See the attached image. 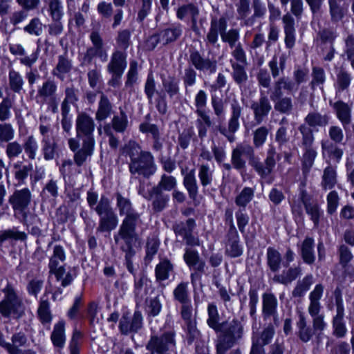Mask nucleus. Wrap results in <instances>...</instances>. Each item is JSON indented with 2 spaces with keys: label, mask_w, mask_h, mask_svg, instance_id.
<instances>
[{
  "label": "nucleus",
  "mask_w": 354,
  "mask_h": 354,
  "mask_svg": "<svg viewBox=\"0 0 354 354\" xmlns=\"http://www.w3.org/2000/svg\"><path fill=\"white\" fill-rule=\"evenodd\" d=\"M4 297L0 300V314L5 318L21 317L24 313L22 299L17 295L15 288L9 283L1 290Z\"/></svg>",
  "instance_id": "6e6552de"
},
{
  "label": "nucleus",
  "mask_w": 354,
  "mask_h": 354,
  "mask_svg": "<svg viewBox=\"0 0 354 354\" xmlns=\"http://www.w3.org/2000/svg\"><path fill=\"white\" fill-rule=\"evenodd\" d=\"M230 161L234 169L241 174L245 171L247 162L257 174L260 167V158L257 156L254 147L248 143L236 144L232 150Z\"/></svg>",
  "instance_id": "39448f33"
},
{
  "label": "nucleus",
  "mask_w": 354,
  "mask_h": 354,
  "mask_svg": "<svg viewBox=\"0 0 354 354\" xmlns=\"http://www.w3.org/2000/svg\"><path fill=\"white\" fill-rule=\"evenodd\" d=\"M41 152L46 161L53 160L57 154L58 144L54 138H41Z\"/></svg>",
  "instance_id": "3c124183"
},
{
  "label": "nucleus",
  "mask_w": 354,
  "mask_h": 354,
  "mask_svg": "<svg viewBox=\"0 0 354 354\" xmlns=\"http://www.w3.org/2000/svg\"><path fill=\"white\" fill-rule=\"evenodd\" d=\"M116 207L119 214L124 216L119 227L118 231L114 234L115 243H119L120 238L138 236L136 229L142 222L141 214L136 211L131 200L124 197L120 192L115 194Z\"/></svg>",
  "instance_id": "7ed1b4c3"
},
{
  "label": "nucleus",
  "mask_w": 354,
  "mask_h": 354,
  "mask_svg": "<svg viewBox=\"0 0 354 354\" xmlns=\"http://www.w3.org/2000/svg\"><path fill=\"white\" fill-rule=\"evenodd\" d=\"M100 93V97L97 102V107L95 114V119L100 122L110 118L114 113L113 104L109 98L103 92Z\"/></svg>",
  "instance_id": "c756f323"
},
{
  "label": "nucleus",
  "mask_w": 354,
  "mask_h": 354,
  "mask_svg": "<svg viewBox=\"0 0 354 354\" xmlns=\"http://www.w3.org/2000/svg\"><path fill=\"white\" fill-rule=\"evenodd\" d=\"M198 15V8L193 3L183 5L179 7L176 12V17L180 20H183L187 15L191 16L192 29L194 30H195V28H196L197 17Z\"/></svg>",
  "instance_id": "5fc2aeb1"
},
{
  "label": "nucleus",
  "mask_w": 354,
  "mask_h": 354,
  "mask_svg": "<svg viewBox=\"0 0 354 354\" xmlns=\"http://www.w3.org/2000/svg\"><path fill=\"white\" fill-rule=\"evenodd\" d=\"M285 92L283 85L274 81L272 88L270 89V97L277 112L288 115L294 111V102L291 97L283 96Z\"/></svg>",
  "instance_id": "ddd939ff"
},
{
  "label": "nucleus",
  "mask_w": 354,
  "mask_h": 354,
  "mask_svg": "<svg viewBox=\"0 0 354 354\" xmlns=\"http://www.w3.org/2000/svg\"><path fill=\"white\" fill-rule=\"evenodd\" d=\"M57 85L54 80L48 79L43 82L38 87L37 98L40 99L41 103L57 97Z\"/></svg>",
  "instance_id": "473e14b6"
},
{
  "label": "nucleus",
  "mask_w": 354,
  "mask_h": 354,
  "mask_svg": "<svg viewBox=\"0 0 354 354\" xmlns=\"http://www.w3.org/2000/svg\"><path fill=\"white\" fill-rule=\"evenodd\" d=\"M344 310H336V315L333 317V335L337 338H343L347 333L344 322Z\"/></svg>",
  "instance_id": "603ef678"
},
{
  "label": "nucleus",
  "mask_w": 354,
  "mask_h": 354,
  "mask_svg": "<svg viewBox=\"0 0 354 354\" xmlns=\"http://www.w3.org/2000/svg\"><path fill=\"white\" fill-rule=\"evenodd\" d=\"M266 264L269 270L274 273H277L281 268L283 264L282 256L274 248H268L266 252Z\"/></svg>",
  "instance_id": "49530a36"
},
{
  "label": "nucleus",
  "mask_w": 354,
  "mask_h": 354,
  "mask_svg": "<svg viewBox=\"0 0 354 354\" xmlns=\"http://www.w3.org/2000/svg\"><path fill=\"white\" fill-rule=\"evenodd\" d=\"M227 20L225 17L217 18L212 17L210 27L207 34V41L214 46L218 39V35L223 42L229 45L230 48L235 47L240 39V31L237 28H230L227 31Z\"/></svg>",
  "instance_id": "20e7f679"
},
{
  "label": "nucleus",
  "mask_w": 354,
  "mask_h": 354,
  "mask_svg": "<svg viewBox=\"0 0 354 354\" xmlns=\"http://www.w3.org/2000/svg\"><path fill=\"white\" fill-rule=\"evenodd\" d=\"M214 167L207 162L198 165V177L203 189L211 186L214 182Z\"/></svg>",
  "instance_id": "e433bc0d"
},
{
  "label": "nucleus",
  "mask_w": 354,
  "mask_h": 354,
  "mask_svg": "<svg viewBox=\"0 0 354 354\" xmlns=\"http://www.w3.org/2000/svg\"><path fill=\"white\" fill-rule=\"evenodd\" d=\"M270 100L264 91H260L258 100L252 102L250 109L256 124H261L268 118L272 109Z\"/></svg>",
  "instance_id": "6ab92c4d"
},
{
  "label": "nucleus",
  "mask_w": 354,
  "mask_h": 354,
  "mask_svg": "<svg viewBox=\"0 0 354 354\" xmlns=\"http://www.w3.org/2000/svg\"><path fill=\"white\" fill-rule=\"evenodd\" d=\"M94 210L99 216L96 232L110 233L118 225V217L111 205V201L105 195H102Z\"/></svg>",
  "instance_id": "0eeeda50"
},
{
  "label": "nucleus",
  "mask_w": 354,
  "mask_h": 354,
  "mask_svg": "<svg viewBox=\"0 0 354 354\" xmlns=\"http://www.w3.org/2000/svg\"><path fill=\"white\" fill-rule=\"evenodd\" d=\"M304 153L301 160L302 172L304 175L309 173L310 169L314 165L315 160L317 153L314 147L301 148Z\"/></svg>",
  "instance_id": "0e129e2a"
},
{
  "label": "nucleus",
  "mask_w": 354,
  "mask_h": 354,
  "mask_svg": "<svg viewBox=\"0 0 354 354\" xmlns=\"http://www.w3.org/2000/svg\"><path fill=\"white\" fill-rule=\"evenodd\" d=\"M26 239L27 234L24 232L18 230L16 227L0 231V244L6 241H25Z\"/></svg>",
  "instance_id": "e2e57ef3"
},
{
  "label": "nucleus",
  "mask_w": 354,
  "mask_h": 354,
  "mask_svg": "<svg viewBox=\"0 0 354 354\" xmlns=\"http://www.w3.org/2000/svg\"><path fill=\"white\" fill-rule=\"evenodd\" d=\"M314 283V277L312 274H308L302 279L297 282L292 292V296L295 298H300L304 296Z\"/></svg>",
  "instance_id": "13d9d810"
},
{
  "label": "nucleus",
  "mask_w": 354,
  "mask_h": 354,
  "mask_svg": "<svg viewBox=\"0 0 354 354\" xmlns=\"http://www.w3.org/2000/svg\"><path fill=\"white\" fill-rule=\"evenodd\" d=\"M301 274V268L299 266L290 267L283 270L281 274H275L272 280L277 283L287 286L295 281Z\"/></svg>",
  "instance_id": "c9c22d12"
},
{
  "label": "nucleus",
  "mask_w": 354,
  "mask_h": 354,
  "mask_svg": "<svg viewBox=\"0 0 354 354\" xmlns=\"http://www.w3.org/2000/svg\"><path fill=\"white\" fill-rule=\"evenodd\" d=\"M337 183V171L332 165L327 166L323 171L321 186L324 190L333 189Z\"/></svg>",
  "instance_id": "680f3d73"
},
{
  "label": "nucleus",
  "mask_w": 354,
  "mask_h": 354,
  "mask_svg": "<svg viewBox=\"0 0 354 354\" xmlns=\"http://www.w3.org/2000/svg\"><path fill=\"white\" fill-rule=\"evenodd\" d=\"M207 93L203 89L198 90L194 98V113L197 115L196 127L201 140H203L207 137L208 129L213 125L209 111L207 109Z\"/></svg>",
  "instance_id": "423d86ee"
},
{
  "label": "nucleus",
  "mask_w": 354,
  "mask_h": 354,
  "mask_svg": "<svg viewBox=\"0 0 354 354\" xmlns=\"http://www.w3.org/2000/svg\"><path fill=\"white\" fill-rule=\"evenodd\" d=\"M281 158V156L277 152L275 147L272 144H270L267 149L266 157L263 162L260 161V167L258 171V175L261 179L265 180L267 183H272L274 179L270 177V174L274 171L277 161H279Z\"/></svg>",
  "instance_id": "2eb2a0df"
},
{
  "label": "nucleus",
  "mask_w": 354,
  "mask_h": 354,
  "mask_svg": "<svg viewBox=\"0 0 354 354\" xmlns=\"http://www.w3.org/2000/svg\"><path fill=\"white\" fill-rule=\"evenodd\" d=\"M23 150H24L28 158L33 160L36 158V156L39 149V145L34 136H28L21 145Z\"/></svg>",
  "instance_id": "774afa93"
},
{
  "label": "nucleus",
  "mask_w": 354,
  "mask_h": 354,
  "mask_svg": "<svg viewBox=\"0 0 354 354\" xmlns=\"http://www.w3.org/2000/svg\"><path fill=\"white\" fill-rule=\"evenodd\" d=\"M185 94L189 95L191 93V88L193 87L197 82V72L191 66H187L185 68L183 73L181 77Z\"/></svg>",
  "instance_id": "6e6d98bb"
},
{
  "label": "nucleus",
  "mask_w": 354,
  "mask_h": 354,
  "mask_svg": "<svg viewBox=\"0 0 354 354\" xmlns=\"http://www.w3.org/2000/svg\"><path fill=\"white\" fill-rule=\"evenodd\" d=\"M115 132L122 133L128 127L129 120L127 113L124 110L120 109L119 114L114 115L109 124Z\"/></svg>",
  "instance_id": "052dcab7"
},
{
  "label": "nucleus",
  "mask_w": 354,
  "mask_h": 354,
  "mask_svg": "<svg viewBox=\"0 0 354 354\" xmlns=\"http://www.w3.org/2000/svg\"><path fill=\"white\" fill-rule=\"evenodd\" d=\"M298 247L299 252L303 261L306 264L313 265L316 259L314 239L306 236L301 244L298 245Z\"/></svg>",
  "instance_id": "2f4dec72"
},
{
  "label": "nucleus",
  "mask_w": 354,
  "mask_h": 354,
  "mask_svg": "<svg viewBox=\"0 0 354 354\" xmlns=\"http://www.w3.org/2000/svg\"><path fill=\"white\" fill-rule=\"evenodd\" d=\"M37 315L41 323L44 326L47 325V328L49 329L53 319V315L50 309V302L46 294H44L40 298L37 309Z\"/></svg>",
  "instance_id": "58836bf2"
},
{
  "label": "nucleus",
  "mask_w": 354,
  "mask_h": 354,
  "mask_svg": "<svg viewBox=\"0 0 354 354\" xmlns=\"http://www.w3.org/2000/svg\"><path fill=\"white\" fill-rule=\"evenodd\" d=\"M89 38L93 44L88 47L82 57V65L91 64L95 58H99L102 62L108 59V53L104 48L103 39L97 30H93Z\"/></svg>",
  "instance_id": "f8f14e48"
},
{
  "label": "nucleus",
  "mask_w": 354,
  "mask_h": 354,
  "mask_svg": "<svg viewBox=\"0 0 354 354\" xmlns=\"http://www.w3.org/2000/svg\"><path fill=\"white\" fill-rule=\"evenodd\" d=\"M329 121L330 116L328 114H322L316 111H310L304 118V124L310 127L312 129L316 127H324L329 124Z\"/></svg>",
  "instance_id": "a19ab883"
},
{
  "label": "nucleus",
  "mask_w": 354,
  "mask_h": 354,
  "mask_svg": "<svg viewBox=\"0 0 354 354\" xmlns=\"http://www.w3.org/2000/svg\"><path fill=\"white\" fill-rule=\"evenodd\" d=\"M345 0H328L329 13L332 22L337 23L341 21L345 15L344 9L341 2Z\"/></svg>",
  "instance_id": "338daca9"
},
{
  "label": "nucleus",
  "mask_w": 354,
  "mask_h": 354,
  "mask_svg": "<svg viewBox=\"0 0 354 354\" xmlns=\"http://www.w3.org/2000/svg\"><path fill=\"white\" fill-rule=\"evenodd\" d=\"M308 71L306 68L298 67L293 71V80L288 76H281L275 81L283 85V90L288 94L296 93L301 84L306 82Z\"/></svg>",
  "instance_id": "a211bd4d"
},
{
  "label": "nucleus",
  "mask_w": 354,
  "mask_h": 354,
  "mask_svg": "<svg viewBox=\"0 0 354 354\" xmlns=\"http://www.w3.org/2000/svg\"><path fill=\"white\" fill-rule=\"evenodd\" d=\"M32 194L28 188L15 190L9 196L8 203L15 213L21 214L24 218L27 216L26 210L30 205Z\"/></svg>",
  "instance_id": "aec40b11"
},
{
  "label": "nucleus",
  "mask_w": 354,
  "mask_h": 354,
  "mask_svg": "<svg viewBox=\"0 0 354 354\" xmlns=\"http://www.w3.org/2000/svg\"><path fill=\"white\" fill-rule=\"evenodd\" d=\"M127 53L120 50H115L112 53L110 61L106 66L108 72L124 73L127 66Z\"/></svg>",
  "instance_id": "7c9ffc66"
},
{
  "label": "nucleus",
  "mask_w": 354,
  "mask_h": 354,
  "mask_svg": "<svg viewBox=\"0 0 354 354\" xmlns=\"http://www.w3.org/2000/svg\"><path fill=\"white\" fill-rule=\"evenodd\" d=\"M183 32V26L180 23H172L166 27L159 29L158 32L147 40V46L149 50H153L158 44L167 46L174 43L180 38Z\"/></svg>",
  "instance_id": "9d476101"
},
{
  "label": "nucleus",
  "mask_w": 354,
  "mask_h": 354,
  "mask_svg": "<svg viewBox=\"0 0 354 354\" xmlns=\"http://www.w3.org/2000/svg\"><path fill=\"white\" fill-rule=\"evenodd\" d=\"M9 50L13 55L16 56H21L19 59L20 64L32 68L33 65L37 62L39 53L40 47L37 45V47L35 51H33L30 55H26V50L21 44H10Z\"/></svg>",
  "instance_id": "393cba45"
},
{
  "label": "nucleus",
  "mask_w": 354,
  "mask_h": 354,
  "mask_svg": "<svg viewBox=\"0 0 354 354\" xmlns=\"http://www.w3.org/2000/svg\"><path fill=\"white\" fill-rule=\"evenodd\" d=\"M143 327V316L142 313L136 310L133 315L125 313L122 315L119 322V330L122 335H128L137 333Z\"/></svg>",
  "instance_id": "f3484780"
},
{
  "label": "nucleus",
  "mask_w": 354,
  "mask_h": 354,
  "mask_svg": "<svg viewBox=\"0 0 354 354\" xmlns=\"http://www.w3.org/2000/svg\"><path fill=\"white\" fill-rule=\"evenodd\" d=\"M95 123L88 113L82 112L75 120L76 138L68 140L69 149L74 152L75 163L81 167L94 151Z\"/></svg>",
  "instance_id": "f03ea898"
},
{
  "label": "nucleus",
  "mask_w": 354,
  "mask_h": 354,
  "mask_svg": "<svg viewBox=\"0 0 354 354\" xmlns=\"http://www.w3.org/2000/svg\"><path fill=\"white\" fill-rule=\"evenodd\" d=\"M144 301L145 311L148 317H154L160 313L162 305L159 295L154 292L144 299Z\"/></svg>",
  "instance_id": "c03bdc74"
},
{
  "label": "nucleus",
  "mask_w": 354,
  "mask_h": 354,
  "mask_svg": "<svg viewBox=\"0 0 354 354\" xmlns=\"http://www.w3.org/2000/svg\"><path fill=\"white\" fill-rule=\"evenodd\" d=\"M12 343L3 342V348H5L10 354H21V350L19 348L24 346L27 342V338L22 332L17 333L12 335Z\"/></svg>",
  "instance_id": "de8ad7c7"
},
{
  "label": "nucleus",
  "mask_w": 354,
  "mask_h": 354,
  "mask_svg": "<svg viewBox=\"0 0 354 354\" xmlns=\"http://www.w3.org/2000/svg\"><path fill=\"white\" fill-rule=\"evenodd\" d=\"M189 62L195 71L213 74L216 71L217 62L215 59L205 57L196 50L190 51Z\"/></svg>",
  "instance_id": "4be33fe9"
},
{
  "label": "nucleus",
  "mask_w": 354,
  "mask_h": 354,
  "mask_svg": "<svg viewBox=\"0 0 354 354\" xmlns=\"http://www.w3.org/2000/svg\"><path fill=\"white\" fill-rule=\"evenodd\" d=\"M146 349L151 354H171L176 351V333L174 330L164 331L150 336Z\"/></svg>",
  "instance_id": "1a4fd4ad"
},
{
  "label": "nucleus",
  "mask_w": 354,
  "mask_h": 354,
  "mask_svg": "<svg viewBox=\"0 0 354 354\" xmlns=\"http://www.w3.org/2000/svg\"><path fill=\"white\" fill-rule=\"evenodd\" d=\"M207 326L215 333H219L216 340V354H226L227 352L238 344L243 335V326L237 319L230 322H221V317L216 305L212 302L207 308Z\"/></svg>",
  "instance_id": "f257e3e1"
},
{
  "label": "nucleus",
  "mask_w": 354,
  "mask_h": 354,
  "mask_svg": "<svg viewBox=\"0 0 354 354\" xmlns=\"http://www.w3.org/2000/svg\"><path fill=\"white\" fill-rule=\"evenodd\" d=\"M230 118L227 122V127L231 132H236L240 127L239 118L241 116L243 107L236 99H233L230 103Z\"/></svg>",
  "instance_id": "ea45409f"
},
{
  "label": "nucleus",
  "mask_w": 354,
  "mask_h": 354,
  "mask_svg": "<svg viewBox=\"0 0 354 354\" xmlns=\"http://www.w3.org/2000/svg\"><path fill=\"white\" fill-rule=\"evenodd\" d=\"M124 241V244L120 245V250L125 253V262L127 270L131 274L134 273V268L132 262V257L135 255L136 252L133 249V245L138 240V236L129 238H120V240Z\"/></svg>",
  "instance_id": "f704fd0d"
},
{
  "label": "nucleus",
  "mask_w": 354,
  "mask_h": 354,
  "mask_svg": "<svg viewBox=\"0 0 354 354\" xmlns=\"http://www.w3.org/2000/svg\"><path fill=\"white\" fill-rule=\"evenodd\" d=\"M337 144L328 140H323L321 142V147L323 155L327 153L330 158L334 159L337 162H339L344 151Z\"/></svg>",
  "instance_id": "864d4df0"
},
{
  "label": "nucleus",
  "mask_w": 354,
  "mask_h": 354,
  "mask_svg": "<svg viewBox=\"0 0 354 354\" xmlns=\"http://www.w3.org/2000/svg\"><path fill=\"white\" fill-rule=\"evenodd\" d=\"M196 226L194 218H188L185 222H175L172 225V230L176 236H181L189 246H199L198 237L193 234V231Z\"/></svg>",
  "instance_id": "dca6fc26"
},
{
  "label": "nucleus",
  "mask_w": 354,
  "mask_h": 354,
  "mask_svg": "<svg viewBox=\"0 0 354 354\" xmlns=\"http://www.w3.org/2000/svg\"><path fill=\"white\" fill-rule=\"evenodd\" d=\"M66 259V251L60 244L53 246L52 254L49 257L48 265L49 273L54 274L57 281H60L66 274L65 261Z\"/></svg>",
  "instance_id": "4468645a"
},
{
  "label": "nucleus",
  "mask_w": 354,
  "mask_h": 354,
  "mask_svg": "<svg viewBox=\"0 0 354 354\" xmlns=\"http://www.w3.org/2000/svg\"><path fill=\"white\" fill-rule=\"evenodd\" d=\"M230 63L232 67L231 77L235 84L239 86L245 84L248 81L245 68L247 64H239L232 59H230Z\"/></svg>",
  "instance_id": "37998d69"
},
{
  "label": "nucleus",
  "mask_w": 354,
  "mask_h": 354,
  "mask_svg": "<svg viewBox=\"0 0 354 354\" xmlns=\"http://www.w3.org/2000/svg\"><path fill=\"white\" fill-rule=\"evenodd\" d=\"M129 169L132 178L142 176L149 178L153 176L157 170L154 157L149 151L141 153V156L129 163Z\"/></svg>",
  "instance_id": "9b49d317"
},
{
  "label": "nucleus",
  "mask_w": 354,
  "mask_h": 354,
  "mask_svg": "<svg viewBox=\"0 0 354 354\" xmlns=\"http://www.w3.org/2000/svg\"><path fill=\"white\" fill-rule=\"evenodd\" d=\"M147 201H151V209L155 213L162 212L169 206L170 196L153 187L151 188V194Z\"/></svg>",
  "instance_id": "cd10ccee"
},
{
  "label": "nucleus",
  "mask_w": 354,
  "mask_h": 354,
  "mask_svg": "<svg viewBox=\"0 0 354 354\" xmlns=\"http://www.w3.org/2000/svg\"><path fill=\"white\" fill-rule=\"evenodd\" d=\"M297 335L299 339L304 343L308 342L314 336L315 331L308 324L305 316L301 314L297 324Z\"/></svg>",
  "instance_id": "79ce46f5"
},
{
  "label": "nucleus",
  "mask_w": 354,
  "mask_h": 354,
  "mask_svg": "<svg viewBox=\"0 0 354 354\" xmlns=\"http://www.w3.org/2000/svg\"><path fill=\"white\" fill-rule=\"evenodd\" d=\"M14 176L19 185H25L26 179L28 178L30 173L33 169V165L29 162L24 165L22 162L17 161L13 165Z\"/></svg>",
  "instance_id": "09e8293b"
},
{
  "label": "nucleus",
  "mask_w": 354,
  "mask_h": 354,
  "mask_svg": "<svg viewBox=\"0 0 354 354\" xmlns=\"http://www.w3.org/2000/svg\"><path fill=\"white\" fill-rule=\"evenodd\" d=\"M278 301L273 293L266 292L262 295V317L266 321L273 319L275 326L279 325L280 321L277 313Z\"/></svg>",
  "instance_id": "5701e85b"
},
{
  "label": "nucleus",
  "mask_w": 354,
  "mask_h": 354,
  "mask_svg": "<svg viewBox=\"0 0 354 354\" xmlns=\"http://www.w3.org/2000/svg\"><path fill=\"white\" fill-rule=\"evenodd\" d=\"M154 292L152 282L145 273L142 272L134 277L133 294L137 306L140 305L149 297L148 295H153Z\"/></svg>",
  "instance_id": "412c9836"
},
{
  "label": "nucleus",
  "mask_w": 354,
  "mask_h": 354,
  "mask_svg": "<svg viewBox=\"0 0 354 354\" xmlns=\"http://www.w3.org/2000/svg\"><path fill=\"white\" fill-rule=\"evenodd\" d=\"M333 107L344 130L348 131L351 122V108L348 104L341 100L335 102Z\"/></svg>",
  "instance_id": "72a5a7b5"
},
{
  "label": "nucleus",
  "mask_w": 354,
  "mask_h": 354,
  "mask_svg": "<svg viewBox=\"0 0 354 354\" xmlns=\"http://www.w3.org/2000/svg\"><path fill=\"white\" fill-rule=\"evenodd\" d=\"M163 91L170 99H173L180 95L179 80L174 75H160Z\"/></svg>",
  "instance_id": "4c0bfd02"
},
{
  "label": "nucleus",
  "mask_w": 354,
  "mask_h": 354,
  "mask_svg": "<svg viewBox=\"0 0 354 354\" xmlns=\"http://www.w3.org/2000/svg\"><path fill=\"white\" fill-rule=\"evenodd\" d=\"M73 69V62L68 58L67 53L60 55L57 57V62L55 67L52 70L53 76L57 77L61 82L65 80L70 75Z\"/></svg>",
  "instance_id": "c85d7f7f"
},
{
  "label": "nucleus",
  "mask_w": 354,
  "mask_h": 354,
  "mask_svg": "<svg viewBox=\"0 0 354 354\" xmlns=\"http://www.w3.org/2000/svg\"><path fill=\"white\" fill-rule=\"evenodd\" d=\"M183 184L188 193L189 198L195 201L198 198L199 187L194 169L184 175Z\"/></svg>",
  "instance_id": "a18cd8bd"
},
{
  "label": "nucleus",
  "mask_w": 354,
  "mask_h": 354,
  "mask_svg": "<svg viewBox=\"0 0 354 354\" xmlns=\"http://www.w3.org/2000/svg\"><path fill=\"white\" fill-rule=\"evenodd\" d=\"M174 270V266L167 259H162L155 268V276L158 282H161L169 279V274Z\"/></svg>",
  "instance_id": "bf43d9fd"
},
{
  "label": "nucleus",
  "mask_w": 354,
  "mask_h": 354,
  "mask_svg": "<svg viewBox=\"0 0 354 354\" xmlns=\"http://www.w3.org/2000/svg\"><path fill=\"white\" fill-rule=\"evenodd\" d=\"M282 23L285 34L284 42L286 47L292 49L296 41L295 19L290 13H286L282 17Z\"/></svg>",
  "instance_id": "bb28decb"
},
{
  "label": "nucleus",
  "mask_w": 354,
  "mask_h": 354,
  "mask_svg": "<svg viewBox=\"0 0 354 354\" xmlns=\"http://www.w3.org/2000/svg\"><path fill=\"white\" fill-rule=\"evenodd\" d=\"M299 198L304 204L306 214L310 216L314 226L317 227L319 223V218L322 214V211L320 209L319 205L312 199L305 189L300 191Z\"/></svg>",
  "instance_id": "b1692460"
},
{
  "label": "nucleus",
  "mask_w": 354,
  "mask_h": 354,
  "mask_svg": "<svg viewBox=\"0 0 354 354\" xmlns=\"http://www.w3.org/2000/svg\"><path fill=\"white\" fill-rule=\"evenodd\" d=\"M8 84L10 89L15 93H21L23 91L24 80L19 72L10 69L8 73Z\"/></svg>",
  "instance_id": "69168bd1"
},
{
  "label": "nucleus",
  "mask_w": 354,
  "mask_h": 354,
  "mask_svg": "<svg viewBox=\"0 0 354 354\" xmlns=\"http://www.w3.org/2000/svg\"><path fill=\"white\" fill-rule=\"evenodd\" d=\"M298 131L301 134V138L299 143L300 147H313L315 140L313 129L306 124H301L299 126Z\"/></svg>",
  "instance_id": "4d7b16f0"
},
{
  "label": "nucleus",
  "mask_w": 354,
  "mask_h": 354,
  "mask_svg": "<svg viewBox=\"0 0 354 354\" xmlns=\"http://www.w3.org/2000/svg\"><path fill=\"white\" fill-rule=\"evenodd\" d=\"M50 339L55 347L63 348L66 343L65 322L59 320L54 325Z\"/></svg>",
  "instance_id": "8fccbe9b"
},
{
  "label": "nucleus",
  "mask_w": 354,
  "mask_h": 354,
  "mask_svg": "<svg viewBox=\"0 0 354 354\" xmlns=\"http://www.w3.org/2000/svg\"><path fill=\"white\" fill-rule=\"evenodd\" d=\"M225 253L230 258H237L243 253V247L240 241V236L237 231L226 232Z\"/></svg>",
  "instance_id": "a878e982"
}]
</instances>
